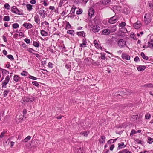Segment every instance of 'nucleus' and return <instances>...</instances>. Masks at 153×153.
I'll list each match as a JSON object with an SVG mask.
<instances>
[{"instance_id":"0e129e2a","label":"nucleus","mask_w":153,"mask_h":153,"mask_svg":"<svg viewBox=\"0 0 153 153\" xmlns=\"http://www.w3.org/2000/svg\"><path fill=\"white\" fill-rule=\"evenodd\" d=\"M43 24H45V25H48V23L46 21H45L44 22H43L41 24L42 25H43Z\"/></svg>"},{"instance_id":"c85d7f7f","label":"nucleus","mask_w":153,"mask_h":153,"mask_svg":"<svg viewBox=\"0 0 153 153\" xmlns=\"http://www.w3.org/2000/svg\"><path fill=\"white\" fill-rule=\"evenodd\" d=\"M26 7L29 11H30L32 9V6L30 4H28L26 5Z\"/></svg>"},{"instance_id":"393cba45","label":"nucleus","mask_w":153,"mask_h":153,"mask_svg":"<svg viewBox=\"0 0 153 153\" xmlns=\"http://www.w3.org/2000/svg\"><path fill=\"white\" fill-rule=\"evenodd\" d=\"M39 141L40 140H36V144L33 146V147H37L39 146V145L40 144Z\"/></svg>"},{"instance_id":"a211bd4d","label":"nucleus","mask_w":153,"mask_h":153,"mask_svg":"<svg viewBox=\"0 0 153 153\" xmlns=\"http://www.w3.org/2000/svg\"><path fill=\"white\" fill-rule=\"evenodd\" d=\"M118 149H120L126 147V145H124L123 143H121L118 144Z\"/></svg>"},{"instance_id":"09e8293b","label":"nucleus","mask_w":153,"mask_h":153,"mask_svg":"<svg viewBox=\"0 0 153 153\" xmlns=\"http://www.w3.org/2000/svg\"><path fill=\"white\" fill-rule=\"evenodd\" d=\"M101 58L102 59L104 60L105 59V54H101Z\"/></svg>"},{"instance_id":"864d4df0","label":"nucleus","mask_w":153,"mask_h":153,"mask_svg":"<svg viewBox=\"0 0 153 153\" xmlns=\"http://www.w3.org/2000/svg\"><path fill=\"white\" fill-rule=\"evenodd\" d=\"M123 153H132L130 151H128V150H126V149L123 150Z\"/></svg>"},{"instance_id":"1a4fd4ad","label":"nucleus","mask_w":153,"mask_h":153,"mask_svg":"<svg viewBox=\"0 0 153 153\" xmlns=\"http://www.w3.org/2000/svg\"><path fill=\"white\" fill-rule=\"evenodd\" d=\"M24 117V115L19 114L16 116V120L17 121L18 120L19 121H20L23 119Z\"/></svg>"},{"instance_id":"f704fd0d","label":"nucleus","mask_w":153,"mask_h":153,"mask_svg":"<svg viewBox=\"0 0 153 153\" xmlns=\"http://www.w3.org/2000/svg\"><path fill=\"white\" fill-rule=\"evenodd\" d=\"M148 142L149 143H151L152 142H153V139L151 138L150 137H148Z\"/></svg>"},{"instance_id":"ea45409f","label":"nucleus","mask_w":153,"mask_h":153,"mask_svg":"<svg viewBox=\"0 0 153 153\" xmlns=\"http://www.w3.org/2000/svg\"><path fill=\"white\" fill-rule=\"evenodd\" d=\"M131 37L133 38L134 39H137L136 37L134 34L133 33H132L131 34Z\"/></svg>"},{"instance_id":"473e14b6","label":"nucleus","mask_w":153,"mask_h":153,"mask_svg":"<svg viewBox=\"0 0 153 153\" xmlns=\"http://www.w3.org/2000/svg\"><path fill=\"white\" fill-rule=\"evenodd\" d=\"M10 20V17L8 16H5L3 18V20L4 21H9Z\"/></svg>"},{"instance_id":"9d476101","label":"nucleus","mask_w":153,"mask_h":153,"mask_svg":"<svg viewBox=\"0 0 153 153\" xmlns=\"http://www.w3.org/2000/svg\"><path fill=\"white\" fill-rule=\"evenodd\" d=\"M122 58L123 59L128 60H129L130 58V57L129 56L125 53H123L122 54Z\"/></svg>"},{"instance_id":"a19ab883","label":"nucleus","mask_w":153,"mask_h":153,"mask_svg":"<svg viewBox=\"0 0 153 153\" xmlns=\"http://www.w3.org/2000/svg\"><path fill=\"white\" fill-rule=\"evenodd\" d=\"M33 45L34 46L36 47H38L39 46V43L36 42H34Z\"/></svg>"},{"instance_id":"e433bc0d","label":"nucleus","mask_w":153,"mask_h":153,"mask_svg":"<svg viewBox=\"0 0 153 153\" xmlns=\"http://www.w3.org/2000/svg\"><path fill=\"white\" fill-rule=\"evenodd\" d=\"M74 32L73 30H71L68 31V33L71 34V35H74Z\"/></svg>"},{"instance_id":"13d9d810","label":"nucleus","mask_w":153,"mask_h":153,"mask_svg":"<svg viewBox=\"0 0 153 153\" xmlns=\"http://www.w3.org/2000/svg\"><path fill=\"white\" fill-rule=\"evenodd\" d=\"M135 142L136 143L140 144L141 143V140H138V139H137L135 140Z\"/></svg>"},{"instance_id":"338daca9","label":"nucleus","mask_w":153,"mask_h":153,"mask_svg":"<svg viewBox=\"0 0 153 153\" xmlns=\"http://www.w3.org/2000/svg\"><path fill=\"white\" fill-rule=\"evenodd\" d=\"M148 45L149 46H151V47H153V43H151L149 42H148Z\"/></svg>"},{"instance_id":"f03ea898","label":"nucleus","mask_w":153,"mask_h":153,"mask_svg":"<svg viewBox=\"0 0 153 153\" xmlns=\"http://www.w3.org/2000/svg\"><path fill=\"white\" fill-rule=\"evenodd\" d=\"M144 20V22L146 25L148 24L150 22L151 20V16L150 13H147L145 14Z\"/></svg>"},{"instance_id":"603ef678","label":"nucleus","mask_w":153,"mask_h":153,"mask_svg":"<svg viewBox=\"0 0 153 153\" xmlns=\"http://www.w3.org/2000/svg\"><path fill=\"white\" fill-rule=\"evenodd\" d=\"M138 117V116L137 115H133L132 117L131 118V119H135V120H137V118Z\"/></svg>"},{"instance_id":"ddd939ff","label":"nucleus","mask_w":153,"mask_h":153,"mask_svg":"<svg viewBox=\"0 0 153 153\" xmlns=\"http://www.w3.org/2000/svg\"><path fill=\"white\" fill-rule=\"evenodd\" d=\"M94 11L93 8L90 9L88 11V15L89 16H92L94 14Z\"/></svg>"},{"instance_id":"a18cd8bd","label":"nucleus","mask_w":153,"mask_h":153,"mask_svg":"<svg viewBox=\"0 0 153 153\" xmlns=\"http://www.w3.org/2000/svg\"><path fill=\"white\" fill-rule=\"evenodd\" d=\"M11 76H10L9 75H7L6 76V77L5 78V80L7 81L8 82H9V80L10 79Z\"/></svg>"},{"instance_id":"5fc2aeb1","label":"nucleus","mask_w":153,"mask_h":153,"mask_svg":"<svg viewBox=\"0 0 153 153\" xmlns=\"http://www.w3.org/2000/svg\"><path fill=\"white\" fill-rule=\"evenodd\" d=\"M134 60L135 62H137L138 61H140L139 60V59L138 57L137 56H136L134 59Z\"/></svg>"},{"instance_id":"39448f33","label":"nucleus","mask_w":153,"mask_h":153,"mask_svg":"<svg viewBox=\"0 0 153 153\" xmlns=\"http://www.w3.org/2000/svg\"><path fill=\"white\" fill-rule=\"evenodd\" d=\"M76 8V7L73 6L70 11V13L68 15V17H71L74 16V12Z\"/></svg>"},{"instance_id":"774afa93","label":"nucleus","mask_w":153,"mask_h":153,"mask_svg":"<svg viewBox=\"0 0 153 153\" xmlns=\"http://www.w3.org/2000/svg\"><path fill=\"white\" fill-rule=\"evenodd\" d=\"M149 7H152L153 10V2L152 4V3H149Z\"/></svg>"},{"instance_id":"a878e982","label":"nucleus","mask_w":153,"mask_h":153,"mask_svg":"<svg viewBox=\"0 0 153 153\" xmlns=\"http://www.w3.org/2000/svg\"><path fill=\"white\" fill-rule=\"evenodd\" d=\"M31 138V137L30 136H27L26 138H25V139H24L23 140H22V141L25 143L27 142Z\"/></svg>"},{"instance_id":"423d86ee","label":"nucleus","mask_w":153,"mask_h":153,"mask_svg":"<svg viewBox=\"0 0 153 153\" xmlns=\"http://www.w3.org/2000/svg\"><path fill=\"white\" fill-rule=\"evenodd\" d=\"M100 29V27L96 25L92 27V30L94 33H96L98 32Z\"/></svg>"},{"instance_id":"9b49d317","label":"nucleus","mask_w":153,"mask_h":153,"mask_svg":"<svg viewBox=\"0 0 153 153\" xmlns=\"http://www.w3.org/2000/svg\"><path fill=\"white\" fill-rule=\"evenodd\" d=\"M111 2V0H102L101 3L104 5H107Z\"/></svg>"},{"instance_id":"49530a36","label":"nucleus","mask_w":153,"mask_h":153,"mask_svg":"<svg viewBox=\"0 0 153 153\" xmlns=\"http://www.w3.org/2000/svg\"><path fill=\"white\" fill-rule=\"evenodd\" d=\"M29 78L33 80H36L37 79V78L36 77L31 75H29Z\"/></svg>"},{"instance_id":"c756f323","label":"nucleus","mask_w":153,"mask_h":153,"mask_svg":"<svg viewBox=\"0 0 153 153\" xmlns=\"http://www.w3.org/2000/svg\"><path fill=\"white\" fill-rule=\"evenodd\" d=\"M19 25L17 23H15L13 24L12 27L13 28L16 29L19 27Z\"/></svg>"},{"instance_id":"6e6d98bb","label":"nucleus","mask_w":153,"mask_h":153,"mask_svg":"<svg viewBox=\"0 0 153 153\" xmlns=\"http://www.w3.org/2000/svg\"><path fill=\"white\" fill-rule=\"evenodd\" d=\"M82 1V2L84 4H85L88 1V0H81Z\"/></svg>"},{"instance_id":"72a5a7b5","label":"nucleus","mask_w":153,"mask_h":153,"mask_svg":"<svg viewBox=\"0 0 153 153\" xmlns=\"http://www.w3.org/2000/svg\"><path fill=\"white\" fill-rule=\"evenodd\" d=\"M28 73L25 71H23L21 73V75L25 76H27L28 75Z\"/></svg>"},{"instance_id":"2f4dec72","label":"nucleus","mask_w":153,"mask_h":153,"mask_svg":"<svg viewBox=\"0 0 153 153\" xmlns=\"http://www.w3.org/2000/svg\"><path fill=\"white\" fill-rule=\"evenodd\" d=\"M76 151L77 153H83L81 148H79V149L77 148L76 149Z\"/></svg>"},{"instance_id":"37998d69","label":"nucleus","mask_w":153,"mask_h":153,"mask_svg":"<svg viewBox=\"0 0 153 153\" xmlns=\"http://www.w3.org/2000/svg\"><path fill=\"white\" fill-rule=\"evenodd\" d=\"M82 12V10L81 9H79L78 10L76 11V14L78 15L81 14Z\"/></svg>"},{"instance_id":"412c9836","label":"nucleus","mask_w":153,"mask_h":153,"mask_svg":"<svg viewBox=\"0 0 153 153\" xmlns=\"http://www.w3.org/2000/svg\"><path fill=\"white\" fill-rule=\"evenodd\" d=\"M105 137L104 136H102L101 137V139H99V142L100 143H103L105 142Z\"/></svg>"},{"instance_id":"f257e3e1","label":"nucleus","mask_w":153,"mask_h":153,"mask_svg":"<svg viewBox=\"0 0 153 153\" xmlns=\"http://www.w3.org/2000/svg\"><path fill=\"white\" fill-rule=\"evenodd\" d=\"M118 46L121 48H123L125 47H128L126 40L123 39H120L117 41Z\"/></svg>"},{"instance_id":"bf43d9fd","label":"nucleus","mask_w":153,"mask_h":153,"mask_svg":"<svg viewBox=\"0 0 153 153\" xmlns=\"http://www.w3.org/2000/svg\"><path fill=\"white\" fill-rule=\"evenodd\" d=\"M48 66L49 68H53V66H52L53 64H52V63H51V62H49L48 63Z\"/></svg>"},{"instance_id":"8fccbe9b","label":"nucleus","mask_w":153,"mask_h":153,"mask_svg":"<svg viewBox=\"0 0 153 153\" xmlns=\"http://www.w3.org/2000/svg\"><path fill=\"white\" fill-rule=\"evenodd\" d=\"M95 47L98 49H99L101 48L100 45L98 43L96 44H95Z\"/></svg>"},{"instance_id":"aec40b11","label":"nucleus","mask_w":153,"mask_h":153,"mask_svg":"<svg viewBox=\"0 0 153 153\" xmlns=\"http://www.w3.org/2000/svg\"><path fill=\"white\" fill-rule=\"evenodd\" d=\"M39 13L42 17L43 18L45 17V12L44 10H39Z\"/></svg>"},{"instance_id":"de8ad7c7","label":"nucleus","mask_w":153,"mask_h":153,"mask_svg":"<svg viewBox=\"0 0 153 153\" xmlns=\"http://www.w3.org/2000/svg\"><path fill=\"white\" fill-rule=\"evenodd\" d=\"M32 83L33 85L36 86H38L39 85L38 82L37 81L33 82Z\"/></svg>"},{"instance_id":"680f3d73","label":"nucleus","mask_w":153,"mask_h":153,"mask_svg":"<svg viewBox=\"0 0 153 153\" xmlns=\"http://www.w3.org/2000/svg\"><path fill=\"white\" fill-rule=\"evenodd\" d=\"M27 113V110L26 109H24L23 111V113L24 115H24H25Z\"/></svg>"},{"instance_id":"4468645a","label":"nucleus","mask_w":153,"mask_h":153,"mask_svg":"<svg viewBox=\"0 0 153 153\" xmlns=\"http://www.w3.org/2000/svg\"><path fill=\"white\" fill-rule=\"evenodd\" d=\"M34 20L35 22L38 24H40V19L39 16L38 15H36L35 16Z\"/></svg>"},{"instance_id":"0eeeda50","label":"nucleus","mask_w":153,"mask_h":153,"mask_svg":"<svg viewBox=\"0 0 153 153\" xmlns=\"http://www.w3.org/2000/svg\"><path fill=\"white\" fill-rule=\"evenodd\" d=\"M141 26L140 22L137 21V22L134 24V27L135 29H138L140 28Z\"/></svg>"},{"instance_id":"69168bd1","label":"nucleus","mask_w":153,"mask_h":153,"mask_svg":"<svg viewBox=\"0 0 153 153\" xmlns=\"http://www.w3.org/2000/svg\"><path fill=\"white\" fill-rule=\"evenodd\" d=\"M114 145H112L110 148V149L111 150H112L114 147Z\"/></svg>"},{"instance_id":"7c9ffc66","label":"nucleus","mask_w":153,"mask_h":153,"mask_svg":"<svg viewBox=\"0 0 153 153\" xmlns=\"http://www.w3.org/2000/svg\"><path fill=\"white\" fill-rule=\"evenodd\" d=\"M10 92V90L7 89L6 90H5L4 91V94L3 95H4V97H6L7 95V94Z\"/></svg>"},{"instance_id":"7ed1b4c3","label":"nucleus","mask_w":153,"mask_h":153,"mask_svg":"<svg viewBox=\"0 0 153 153\" xmlns=\"http://www.w3.org/2000/svg\"><path fill=\"white\" fill-rule=\"evenodd\" d=\"M118 20L117 17L116 16H113L110 18L108 21V22L111 24H113L115 23Z\"/></svg>"},{"instance_id":"6e6552de","label":"nucleus","mask_w":153,"mask_h":153,"mask_svg":"<svg viewBox=\"0 0 153 153\" xmlns=\"http://www.w3.org/2000/svg\"><path fill=\"white\" fill-rule=\"evenodd\" d=\"M23 26L27 29H30L33 27L32 25L29 23H24L23 24Z\"/></svg>"},{"instance_id":"2eb2a0df","label":"nucleus","mask_w":153,"mask_h":153,"mask_svg":"<svg viewBox=\"0 0 153 153\" xmlns=\"http://www.w3.org/2000/svg\"><path fill=\"white\" fill-rule=\"evenodd\" d=\"M35 98L34 97H31L26 98L25 99V101L27 102H32L34 101Z\"/></svg>"},{"instance_id":"f8f14e48","label":"nucleus","mask_w":153,"mask_h":153,"mask_svg":"<svg viewBox=\"0 0 153 153\" xmlns=\"http://www.w3.org/2000/svg\"><path fill=\"white\" fill-rule=\"evenodd\" d=\"M82 42V43L80 44V47H84L86 46L87 42L86 41V39L85 38H84L83 39Z\"/></svg>"},{"instance_id":"79ce46f5","label":"nucleus","mask_w":153,"mask_h":153,"mask_svg":"<svg viewBox=\"0 0 153 153\" xmlns=\"http://www.w3.org/2000/svg\"><path fill=\"white\" fill-rule=\"evenodd\" d=\"M151 117L150 114L149 113L146 114L145 116V118L146 119H149Z\"/></svg>"},{"instance_id":"cd10ccee","label":"nucleus","mask_w":153,"mask_h":153,"mask_svg":"<svg viewBox=\"0 0 153 153\" xmlns=\"http://www.w3.org/2000/svg\"><path fill=\"white\" fill-rule=\"evenodd\" d=\"M19 79V77L18 75H15L14 76L13 79L14 81L17 82Z\"/></svg>"},{"instance_id":"c03bdc74","label":"nucleus","mask_w":153,"mask_h":153,"mask_svg":"<svg viewBox=\"0 0 153 153\" xmlns=\"http://www.w3.org/2000/svg\"><path fill=\"white\" fill-rule=\"evenodd\" d=\"M7 57L10 59L13 60L14 58L13 56L11 55H9L7 56Z\"/></svg>"},{"instance_id":"4be33fe9","label":"nucleus","mask_w":153,"mask_h":153,"mask_svg":"<svg viewBox=\"0 0 153 153\" xmlns=\"http://www.w3.org/2000/svg\"><path fill=\"white\" fill-rule=\"evenodd\" d=\"M41 33L43 36H46L48 35V33L45 30H42L41 31Z\"/></svg>"},{"instance_id":"3c124183","label":"nucleus","mask_w":153,"mask_h":153,"mask_svg":"<svg viewBox=\"0 0 153 153\" xmlns=\"http://www.w3.org/2000/svg\"><path fill=\"white\" fill-rule=\"evenodd\" d=\"M24 40L27 44L29 43L30 42V40L27 38H25Z\"/></svg>"},{"instance_id":"4d7b16f0","label":"nucleus","mask_w":153,"mask_h":153,"mask_svg":"<svg viewBox=\"0 0 153 153\" xmlns=\"http://www.w3.org/2000/svg\"><path fill=\"white\" fill-rule=\"evenodd\" d=\"M108 143L111 144V143H114V142L112 139H111L109 141H108Z\"/></svg>"},{"instance_id":"e2e57ef3","label":"nucleus","mask_w":153,"mask_h":153,"mask_svg":"<svg viewBox=\"0 0 153 153\" xmlns=\"http://www.w3.org/2000/svg\"><path fill=\"white\" fill-rule=\"evenodd\" d=\"M8 82H8L5 80L2 82V84L7 85L8 83Z\"/></svg>"},{"instance_id":"5701e85b","label":"nucleus","mask_w":153,"mask_h":153,"mask_svg":"<svg viewBox=\"0 0 153 153\" xmlns=\"http://www.w3.org/2000/svg\"><path fill=\"white\" fill-rule=\"evenodd\" d=\"M140 55L144 59L146 60H147L148 59V57L145 55V54L143 52H142L141 53Z\"/></svg>"},{"instance_id":"20e7f679","label":"nucleus","mask_w":153,"mask_h":153,"mask_svg":"<svg viewBox=\"0 0 153 153\" xmlns=\"http://www.w3.org/2000/svg\"><path fill=\"white\" fill-rule=\"evenodd\" d=\"M11 11L12 12L19 15H22L20 13V11L17 8L16 6H13L11 8Z\"/></svg>"},{"instance_id":"f3484780","label":"nucleus","mask_w":153,"mask_h":153,"mask_svg":"<svg viewBox=\"0 0 153 153\" xmlns=\"http://www.w3.org/2000/svg\"><path fill=\"white\" fill-rule=\"evenodd\" d=\"M146 66L144 65H140L137 68V69L139 71H143L144 70Z\"/></svg>"},{"instance_id":"b1692460","label":"nucleus","mask_w":153,"mask_h":153,"mask_svg":"<svg viewBox=\"0 0 153 153\" xmlns=\"http://www.w3.org/2000/svg\"><path fill=\"white\" fill-rule=\"evenodd\" d=\"M77 34L79 36H85V33L84 31L79 32L77 33Z\"/></svg>"},{"instance_id":"052dcab7","label":"nucleus","mask_w":153,"mask_h":153,"mask_svg":"<svg viewBox=\"0 0 153 153\" xmlns=\"http://www.w3.org/2000/svg\"><path fill=\"white\" fill-rule=\"evenodd\" d=\"M30 3L32 4H34L36 3L35 0H31Z\"/></svg>"},{"instance_id":"4c0bfd02","label":"nucleus","mask_w":153,"mask_h":153,"mask_svg":"<svg viewBox=\"0 0 153 153\" xmlns=\"http://www.w3.org/2000/svg\"><path fill=\"white\" fill-rule=\"evenodd\" d=\"M126 25V23L124 22H122L121 23L119 24V26L120 27H123Z\"/></svg>"},{"instance_id":"c9c22d12","label":"nucleus","mask_w":153,"mask_h":153,"mask_svg":"<svg viewBox=\"0 0 153 153\" xmlns=\"http://www.w3.org/2000/svg\"><path fill=\"white\" fill-rule=\"evenodd\" d=\"M4 7L5 9L9 10L10 9V6L8 3L5 4L4 5Z\"/></svg>"},{"instance_id":"bb28decb","label":"nucleus","mask_w":153,"mask_h":153,"mask_svg":"<svg viewBox=\"0 0 153 153\" xmlns=\"http://www.w3.org/2000/svg\"><path fill=\"white\" fill-rule=\"evenodd\" d=\"M89 132L87 131H85L80 133V134L85 136H87Z\"/></svg>"},{"instance_id":"6ab92c4d","label":"nucleus","mask_w":153,"mask_h":153,"mask_svg":"<svg viewBox=\"0 0 153 153\" xmlns=\"http://www.w3.org/2000/svg\"><path fill=\"white\" fill-rule=\"evenodd\" d=\"M143 87L149 88H153V85L151 83H149L144 85Z\"/></svg>"},{"instance_id":"dca6fc26","label":"nucleus","mask_w":153,"mask_h":153,"mask_svg":"<svg viewBox=\"0 0 153 153\" xmlns=\"http://www.w3.org/2000/svg\"><path fill=\"white\" fill-rule=\"evenodd\" d=\"M110 33V31L107 29H105L102 31V33L104 35H108Z\"/></svg>"},{"instance_id":"58836bf2","label":"nucleus","mask_w":153,"mask_h":153,"mask_svg":"<svg viewBox=\"0 0 153 153\" xmlns=\"http://www.w3.org/2000/svg\"><path fill=\"white\" fill-rule=\"evenodd\" d=\"M136 132L135 131L134 129H132L130 133V135L131 136H132L134 134H135L136 133Z\"/></svg>"}]
</instances>
